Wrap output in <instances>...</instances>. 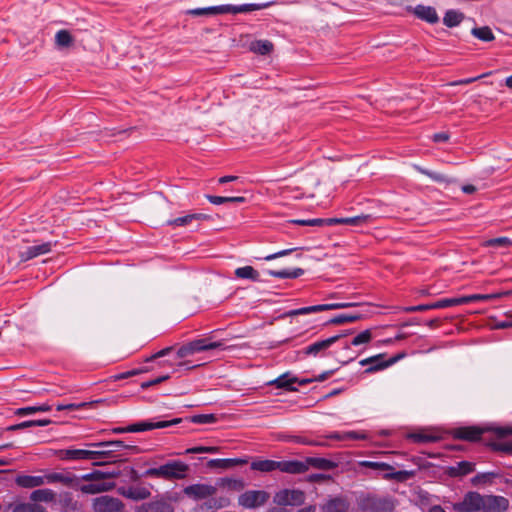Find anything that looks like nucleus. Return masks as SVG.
Segmentation results:
<instances>
[{
  "label": "nucleus",
  "instance_id": "nucleus-1",
  "mask_svg": "<svg viewBox=\"0 0 512 512\" xmlns=\"http://www.w3.org/2000/svg\"><path fill=\"white\" fill-rule=\"evenodd\" d=\"M188 471V464L179 460H174L157 468H149L144 471L142 476L162 478L164 480H181L187 477Z\"/></svg>",
  "mask_w": 512,
  "mask_h": 512
},
{
  "label": "nucleus",
  "instance_id": "nucleus-2",
  "mask_svg": "<svg viewBox=\"0 0 512 512\" xmlns=\"http://www.w3.org/2000/svg\"><path fill=\"white\" fill-rule=\"evenodd\" d=\"M105 474L101 471H93L79 478L78 488L85 494H97L110 491L115 487L113 482H104Z\"/></svg>",
  "mask_w": 512,
  "mask_h": 512
},
{
  "label": "nucleus",
  "instance_id": "nucleus-3",
  "mask_svg": "<svg viewBox=\"0 0 512 512\" xmlns=\"http://www.w3.org/2000/svg\"><path fill=\"white\" fill-rule=\"evenodd\" d=\"M85 446L88 448H98V450H93V453H95V460L100 458H116V453L123 449H136V446L126 445L121 440L93 442L87 443Z\"/></svg>",
  "mask_w": 512,
  "mask_h": 512
},
{
  "label": "nucleus",
  "instance_id": "nucleus-4",
  "mask_svg": "<svg viewBox=\"0 0 512 512\" xmlns=\"http://www.w3.org/2000/svg\"><path fill=\"white\" fill-rule=\"evenodd\" d=\"M484 495L470 491L464 495L461 501L453 504L456 512H478L483 511Z\"/></svg>",
  "mask_w": 512,
  "mask_h": 512
},
{
  "label": "nucleus",
  "instance_id": "nucleus-5",
  "mask_svg": "<svg viewBox=\"0 0 512 512\" xmlns=\"http://www.w3.org/2000/svg\"><path fill=\"white\" fill-rule=\"evenodd\" d=\"M353 306H356V304L352 303V302H337V303L313 305V306H308V307H303V308L287 311L281 316V318H288V317H293V316H297V315H306V314L316 313V312H321V311H326V310L344 309V308H349V307H353Z\"/></svg>",
  "mask_w": 512,
  "mask_h": 512
},
{
  "label": "nucleus",
  "instance_id": "nucleus-6",
  "mask_svg": "<svg viewBox=\"0 0 512 512\" xmlns=\"http://www.w3.org/2000/svg\"><path fill=\"white\" fill-rule=\"evenodd\" d=\"M304 500L305 494L299 489H281L273 497V502L278 506H299Z\"/></svg>",
  "mask_w": 512,
  "mask_h": 512
},
{
  "label": "nucleus",
  "instance_id": "nucleus-7",
  "mask_svg": "<svg viewBox=\"0 0 512 512\" xmlns=\"http://www.w3.org/2000/svg\"><path fill=\"white\" fill-rule=\"evenodd\" d=\"M270 498L269 493L263 490H248L238 498L240 506L248 509H255L263 506Z\"/></svg>",
  "mask_w": 512,
  "mask_h": 512
},
{
  "label": "nucleus",
  "instance_id": "nucleus-8",
  "mask_svg": "<svg viewBox=\"0 0 512 512\" xmlns=\"http://www.w3.org/2000/svg\"><path fill=\"white\" fill-rule=\"evenodd\" d=\"M123 502L112 496L103 495L92 500V508L94 512H123Z\"/></svg>",
  "mask_w": 512,
  "mask_h": 512
},
{
  "label": "nucleus",
  "instance_id": "nucleus-9",
  "mask_svg": "<svg viewBox=\"0 0 512 512\" xmlns=\"http://www.w3.org/2000/svg\"><path fill=\"white\" fill-rule=\"evenodd\" d=\"M216 492L217 488L215 486L206 483L191 484L183 489L185 496L195 501L208 499L215 496Z\"/></svg>",
  "mask_w": 512,
  "mask_h": 512
},
{
  "label": "nucleus",
  "instance_id": "nucleus-10",
  "mask_svg": "<svg viewBox=\"0 0 512 512\" xmlns=\"http://www.w3.org/2000/svg\"><path fill=\"white\" fill-rule=\"evenodd\" d=\"M402 356L397 355L394 357H391L388 360H385V354H377L375 356L362 359L359 364L361 366H368L365 370V373H373L379 370H383L394 363H396Z\"/></svg>",
  "mask_w": 512,
  "mask_h": 512
},
{
  "label": "nucleus",
  "instance_id": "nucleus-11",
  "mask_svg": "<svg viewBox=\"0 0 512 512\" xmlns=\"http://www.w3.org/2000/svg\"><path fill=\"white\" fill-rule=\"evenodd\" d=\"M136 512H174V507L166 496H157L154 500L137 507Z\"/></svg>",
  "mask_w": 512,
  "mask_h": 512
},
{
  "label": "nucleus",
  "instance_id": "nucleus-12",
  "mask_svg": "<svg viewBox=\"0 0 512 512\" xmlns=\"http://www.w3.org/2000/svg\"><path fill=\"white\" fill-rule=\"evenodd\" d=\"M181 421V418H174L172 420L167 421H141L129 425L127 430H129L130 433H135L148 431L152 429H162L179 424Z\"/></svg>",
  "mask_w": 512,
  "mask_h": 512
},
{
  "label": "nucleus",
  "instance_id": "nucleus-13",
  "mask_svg": "<svg viewBox=\"0 0 512 512\" xmlns=\"http://www.w3.org/2000/svg\"><path fill=\"white\" fill-rule=\"evenodd\" d=\"M343 336V334H337L327 339L312 343L303 349V354L314 357L319 355L323 356L324 352L328 348H330L334 343H336L339 339H341Z\"/></svg>",
  "mask_w": 512,
  "mask_h": 512
},
{
  "label": "nucleus",
  "instance_id": "nucleus-14",
  "mask_svg": "<svg viewBox=\"0 0 512 512\" xmlns=\"http://www.w3.org/2000/svg\"><path fill=\"white\" fill-rule=\"evenodd\" d=\"M44 476V483L45 484H52V483H61L65 486L71 487V488H78L79 485V477L76 475L66 472V473H58V472H51L47 473Z\"/></svg>",
  "mask_w": 512,
  "mask_h": 512
},
{
  "label": "nucleus",
  "instance_id": "nucleus-15",
  "mask_svg": "<svg viewBox=\"0 0 512 512\" xmlns=\"http://www.w3.org/2000/svg\"><path fill=\"white\" fill-rule=\"evenodd\" d=\"M509 500L500 495H484L483 512H506Z\"/></svg>",
  "mask_w": 512,
  "mask_h": 512
},
{
  "label": "nucleus",
  "instance_id": "nucleus-16",
  "mask_svg": "<svg viewBox=\"0 0 512 512\" xmlns=\"http://www.w3.org/2000/svg\"><path fill=\"white\" fill-rule=\"evenodd\" d=\"M61 460H95V453L92 449H62L58 452Z\"/></svg>",
  "mask_w": 512,
  "mask_h": 512
},
{
  "label": "nucleus",
  "instance_id": "nucleus-17",
  "mask_svg": "<svg viewBox=\"0 0 512 512\" xmlns=\"http://www.w3.org/2000/svg\"><path fill=\"white\" fill-rule=\"evenodd\" d=\"M273 2L266 3H249L242 5H224V14H238V13H249L257 10H262L270 7Z\"/></svg>",
  "mask_w": 512,
  "mask_h": 512
},
{
  "label": "nucleus",
  "instance_id": "nucleus-18",
  "mask_svg": "<svg viewBox=\"0 0 512 512\" xmlns=\"http://www.w3.org/2000/svg\"><path fill=\"white\" fill-rule=\"evenodd\" d=\"M51 249H52L51 242H44L41 244L29 246L25 250H23L19 253V258L21 261L25 262V261L31 260L35 257H38L40 255L47 254L51 251Z\"/></svg>",
  "mask_w": 512,
  "mask_h": 512
},
{
  "label": "nucleus",
  "instance_id": "nucleus-19",
  "mask_svg": "<svg viewBox=\"0 0 512 512\" xmlns=\"http://www.w3.org/2000/svg\"><path fill=\"white\" fill-rule=\"evenodd\" d=\"M307 471L309 468H314L322 471H330L339 466V463L332 459L323 457H306L305 458Z\"/></svg>",
  "mask_w": 512,
  "mask_h": 512
},
{
  "label": "nucleus",
  "instance_id": "nucleus-20",
  "mask_svg": "<svg viewBox=\"0 0 512 512\" xmlns=\"http://www.w3.org/2000/svg\"><path fill=\"white\" fill-rule=\"evenodd\" d=\"M366 506L371 512H392L393 502L387 498L370 497L366 501Z\"/></svg>",
  "mask_w": 512,
  "mask_h": 512
},
{
  "label": "nucleus",
  "instance_id": "nucleus-21",
  "mask_svg": "<svg viewBox=\"0 0 512 512\" xmlns=\"http://www.w3.org/2000/svg\"><path fill=\"white\" fill-rule=\"evenodd\" d=\"M279 470L289 474H302L307 472V465L305 459L299 460H288L279 461Z\"/></svg>",
  "mask_w": 512,
  "mask_h": 512
},
{
  "label": "nucleus",
  "instance_id": "nucleus-22",
  "mask_svg": "<svg viewBox=\"0 0 512 512\" xmlns=\"http://www.w3.org/2000/svg\"><path fill=\"white\" fill-rule=\"evenodd\" d=\"M484 429L478 428V427H460L455 429L454 431V437L461 440L466 441H476L480 439L481 435L483 434Z\"/></svg>",
  "mask_w": 512,
  "mask_h": 512
},
{
  "label": "nucleus",
  "instance_id": "nucleus-23",
  "mask_svg": "<svg viewBox=\"0 0 512 512\" xmlns=\"http://www.w3.org/2000/svg\"><path fill=\"white\" fill-rule=\"evenodd\" d=\"M120 493L124 497L134 501L147 499L151 495L149 489L141 486H130L127 488H121Z\"/></svg>",
  "mask_w": 512,
  "mask_h": 512
},
{
  "label": "nucleus",
  "instance_id": "nucleus-24",
  "mask_svg": "<svg viewBox=\"0 0 512 512\" xmlns=\"http://www.w3.org/2000/svg\"><path fill=\"white\" fill-rule=\"evenodd\" d=\"M231 503V500L228 496H217V497H209L207 501H205L201 505L202 511H216L225 507H228Z\"/></svg>",
  "mask_w": 512,
  "mask_h": 512
},
{
  "label": "nucleus",
  "instance_id": "nucleus-25",
  "mask_svg": "<svg viewBox=\"0 0 512 512\" xmlns=\"http://www.w3.org/2000/svg\"><path fill=\"white\" fill-rule=\"evenodd\" d=\"M413 13L419 19L424 20L431 24H435L439 21V17H438V14H437L435 8H433L431 6L417 5L413 9Z\"/></svg>",
  "mask_w": 512,
  "mask_h": 512
},
{
  "label": "nucleus",
  "instance_id": "nucleus-26",
  "mask_svg": "<svg viewBox=\"0 0 512 512\" xmlns=\"http://www.w3.org/2000/svg\"><path fill=\"white\" fill-rule=\"evenodd\" d=\"M15 483L27 489H32L44 485V476H32V475H18L15 479Z\"/></svg>",
  "mask_w": 512,
  "mask_h": 512
},
{
  "label": "nucleus",
  "instance_id": "nucleus-27",
  "mask_svg": "<svg viewBox=\"0 0 512 512\" xmlns=\"http://www.w3.org/2000/svg\"><path fill=\"white\" fill-rule=\"evenodd\" d=\"M349 508V503L346 499L342 497H335L327 501L325 505H323V512H347Z\"/></svg>",
  "mask_w": 512,
  "mask_h": 512
},
{
  "label": "nucleus",
  "instance_id": "nucleus-28",
  "mask_svg": "<svg viewBox=\"0 0 512 512\" xmlns=\"http://www.w3.org/2000/svg\"><path fill=\"white\" fill-rule=\"evenodd\" d=\"M30 500L37 504L39 502H54L56 500V493L48 488L37 489L30 494Z\"/></svg>",
  "mask_w": 512,
  "mask_h": 512
},
{
  "label": "nucleus",
  "instance_id": "nucleus-29",
  "mask_svg": "<svg viewBox=\"0 0 512 512\" xmlns=\"http://www.w3.org/2000/svg\"><path fill=\"white\" fill-rule=\"evenodd\" d=\"M247 460L234 458V459H211L208 461L207 466L209 468H220V469H228L237 465L246 464Z\"/></svg>",
  "mask_w": 512,
  "mask_h": 512
},
{
  "label": "nucleus",
  "instance_id": "nucleus-30",
  "mask_svg": "<svg viewBox=\"0 0 512 512\" xmlns=\"http://www.w3.org/2000/svg\"><path fill=\"white\" fill-rule=\"evenodd\" d=\"M190 345L193 350V353L195 354L198 352L213 350V349L223 347L224 344L221 341L210 342L207 339H198V340L190 342Z\"/></svg>",
  "mask_w": 512,
  "mask_h": 512
},
{
  "label": "nucleus",
  "instance_id": "nucleus-31",
  "mask_svg": "<svg viewBox=\"0 0 512 512\" xmlns=\"http://www.w3.org/2000/svg\"><path fill=\"white\" fill-rule=\"evenodd\" d=\"M186 14L195 17L224 14V5L189 9L186 11Z\"/></svg>",
  "mask_w": 512,
  "mask_h": 512
},
{
  "label": "nucleus",
  "instance_id": "nucleus-32",
  "mask_svg": "<svg viewBox=\"0 0 512 512\" xmlns=\"http://www.w3.org/2000/svg\"><path fill=\"white\" fill-rule=\"evenodd\" d=\"M235 276L239 279H249L253 282L260 281L259 272L254 269L252 266H243L239 267L235 270Z\"/></svg>",
  "mask_w": 512,
  "mask_h": 512
},
{
  "label": "nucleus",
  "instance_id": "nucleus-33",
  "mask_svg": "<svg viewBox=\"0 0 512 512\" xmlns=\"http://www.w3.org/2000/svg\"><path fill=\"white\" fill-rule=\"evenodd\" d=\"M251 469L261 472H271L279 470V461L274 460H258L251 463Z\"/></svg>",
  "mask_w": 512,
  "mask_h": 512
},
{
  "label": "nucleus",
  "instance_id": "nucleus-34",
  "mask_svg": "<svg viewBox=\"0 0 512 512\" xmlns=\"http://www.w3.org/2000/svg\"><path fill=\"white\" fill-rule=\"evenodd\" d=\"M268 274L270 276H273L276 278H281V279H285V278L295 279V278L302 276L304 274V270L302 268H295L292 270L283 269V270H279V271L269 270Z\"/></svg>",
  "mask_w": 512,
  "mask_h": 512
},
{
  "label": "nucleus",
  "instance_id": "nucleus-35",
  "mask_svg": "<svg viewBox=\"0 0 512 512\" xmlns=\"http://www.w3.org/2000/svg\"><path fill=\"white\" fill-rule=\"evenodd\" d=\"M374 217L371 214H361L354 217H345L343 225L365 226L371 224Z\"/></svg>",
  "mask_w": 512,
  "mask_h": 512
},
{
  "label": "nucleus",
  "instance_id": "nucleus-36",
  "mask_svg": "<svg viewBox=\"0 0 512 512\" xmlns=\"http://www.w3.org/2000/svg\"><path fill=\"white\" fill-rule=\"evenodd\" d=\"M464 19V14L456 10H448L444 17L443 23L447 27L458 26Z\"/></svg>",
  "mask_w": 512,
  "mask_h": 512
},
{
  "label": "nucleus",
  "instance_id": "nucleus-37",
  "mask_svg": "<svg viewBox=\"0 0 512 512\" xmlns=\"http://www.w3.org/2000/svg\"><path fill=\"white\" fill-rule=\"evenodd\" d=\"M474 471V464L468 461H461L456 466L450 467L451 476H464Z\"/></svg>",
  "mask_w": 512,
  "mask_h": 512
},
{
  "label": "nucleus",
  "instance_id": "nucleus-38",
  "mask_svg": "<svg viewBox=\"0 0 512 512\" xmlns=\"http://www.w3.org/2000/svg\"><path fill=\"white\" fill-rule=\"evenodd\" d=\"M208 217L201 213L189 214L182 217H177L169 222V224L174 226H187L191 224L194 220H203Z\"/></svg>",
  "mask_w": 512,
  "mask_h": 512
},
{
  "label": "nucleus",
  "instance_id": "nucleus-39",
  "mask_svg": "<svg viewBox=\"0 0 512 512\" xmlns=\"http://www.w3.org/2000/svg\"><path fill=\"white\" fill-rule=\"evenodd\" d=\"M51 423V420L43 419V420H28L21 422L19 424L11 425L6 428L7 431H16L23 430L33 426H47Z\"/></svg>",
  "mask_w": 512,
  "mask_h": 512
},
{
  "label": "nucleus",
  "instance_id": "nucleus-40",
  "mask_svg": "<svg viewBox=\"0 0 512 512\" xmlns=\"http://www.w3.org/2000/svg\"><path fill=\"white\" fill-rule=\"evenodd\" d=\"M297 382L296 377H289L288 374H283L279 376L277 379L269 382L271 385H275L277 388H284L288 390H296L292 387L294 383Z\"/></svg>",
  "mask_w": 512,
  "mask_h": 512
},
{
  "label": "nucleus",
  "instance_id": "nucleus-41",
  "mask_svg": "<svg viewBox=\"0 0 512 512\" xmlns=\"http://www.w3.org/2000/svg\"><path fill=\"white\" fill-rule=\"evenodd\" d=\"M12 512H47V510L37 503H18L13 506Z\"/></svg>",
  "mask_w": 512,
  "mask_h": 512
},
{
  "label": "nucleus",
  "instance_id": "nucleus-42",
  "mask_svg": "<svg viewBox=\"0 0 512 512\" xmlns=\"http://www.w3.org/2000/svg\"><path fill=\"white\" fill-rule=\"evenodd\" d=\"M409 438L417 443H434L440 439L439 436L428 432L412 433Z\"/></svg>",
  "mask_w": 512,
  "mask_h": 512
},
{
  "label": "nucleus",
  "instance_id": "nucleus-43",
  "mask_svg": "<svg viewBox=\"0 0 512 512\" xmlns=\"http://www.w3.org/2000/svg\"><path fill=\"white\" fill-rule=\"evenodd\" d=\"M472 34L473 36L484 42L493 41L495 38L492 30L488 26L473 28Z\"/></svg>",
  "mask_w": 512,
  "mask_h": 512
},
{
  "label": "nucleus",
  "instance_id": "nucleus-44",
  "mask_svg": "<svg viewBox=\"0 0 512 512\" xmlns=\"http://www.w3.org/2000/svg\"><path fill=\"white\" fill-rule=\"evenodd\" d=\"M219 485L238 492L244 488L245 483L242 479L222 478L219 480Z\"/></svg>",
  "mask_w": 512,
  "mask_h": 512
},
{
  "label": "nucleus",
  "instance_id": "nucleus-45",
  "mask_svg": "<svg viewBox=\"0 0 512 512\" xmlns=\"http://www.w3.org/2000/svg\"><path fill=\"white\" fill-rule=\"evenodd\" d=\"M251 50L261 55H266L273 50V44L268 40L255 41L251 44Z\"/></svg>",
  "mask_w": 512,
  "mask_h": 512
},
{
  "label": "nucleus",
  "instance_id": "nucleus-46",
  "mask_svg": "<svg viewBox=\"0 0 512 512\" xmlns=\"http://www.w3.org/2000/svg\"><path fill=\"white\" fill-rule=\"evenodd\" d=\"M55 43L58 47H69L73 43V38L69 31L60 30L55 35Z\"/></svg>",
  "mask_w": 512,
  "mask_h": 512
},
{
  "label": "nucleus",
  "instance_id": "nucleus-47",
  "mask_svg": "<svg viewBox=\"0 0 512 512\" xmlns=\"http://www.w3.org/2000/svg\"><path fill=\"white\" fill-rule=\"evenodd\" d=\"M361 318L360 314H340L328 321V324H345V323H352L356 322Z\"/></svg>",
  "mask_w": 512,
  "mask_h": 512
},
{
  "label": "nucleus",
  "instance_id": "nucleus-48",
  "mask_svg": "<svg viewBox=\"0 0 512 512\" xmlns=\"http://www.w3.org/2000/svg\"><path fill=\"white\" fill-rule=\"evenodd\" d=\"M413 167H414L415 170H417L418 172L428 176L429 178H431L435 182L445 183V182L449 181L448 177L443 175V174L427 170V169H425V168H423V167H421L419 165H413Z\"/></svg>",
  "mask_w": 512,
  "mask_h": 512
},
{
  "label": "nucleus",
  "instance_id": "nucleus-49",
  "mask_svg": "<svg viewBox=\"0 0 512 512\" xmlns=\"http://www.w3.org/2000/svg\"><path fill=\"white\" fill-rule=\"evenodd\" d=\"M498 294H472L468 296H463V304H468L472 302H478V301H489L492 299L498 298Z\"/></svg>",
  "mask_w": 512,
  "mask_h": 512
},
{
  "label": "nucleus",
  "instance_id": "nucleus-50",
  "mask_svg": "<svg viewBox=\"0 0 512 512\" xmlns=\"http://www.w3.org/2000/svg\"><path fill=\"white\" fill-rule=\"evenodd\" d=\"M463 305L462 297L458 298H446L434 302L435 309H443L452 306Z\"/></svg>",
  "mask_w": 512,
  "mask_h": 512
},
{
  "label": "nucleus",
  "instance_id": "nucleus-51",
  "mask_svg": "<svg viewBox=\"0 0 512 512\" xmlns=\"http://www.w3.org/2000/svg\"><path fill=\"white\" fill-rule=\"evenodd\" d=\"M359 465L361 467L370 468L373 470H380V471H387V470L392 469L391 465L384 463V462H374V461L365 460V461H360Z\"/></svg>",
  "mask_w": 512,
  "mask_h": 512
},
{
  "label": "nucleus",
  "instance_id": "nucleus-52",
  "mask_svg": "<svg viewBox=\"0 0 512 512\" xmlns=\"http://www.w3.org/2000/svg\"><path fill=\"white\" fill-rule=\"evenodd\" d=\"M371 339H372V333L369 329H367V330L360 332L357 336H355L351 341V345L359 346L362 344H366V343L370 342Z\"/></svg>",
  "mask_w": 512,
  "mask_h": 512
},
{
  "label": "nucleus",
  "instance_id": "nucleus-53",
  "mask_svg": "<svg viewBox=\"0 0 512 512\" xmlns=\"http://www.w3.org/2000/svg\"><path fill=\"white\" fill-rule=\"evenodd\" d=\"M191 421L196 424H210L216 421L214 414H198L191 417Z\"/></svg>",
  "mask_w": 512,
  "mask_h": 512
},
{
  "label": "nucleus",
  "instance_id": "nucleus-54",
  "mask_svg": "<svg viewBox=\"0 0 512 512\" xmlns=\"http://www.w3.org/2000/svg\"><path fill=\"white\" fill-rule=\"evenodd\" d=\"M485 245L489 247H508L512 245V241L507 237H499L489 239L488 241H486Z\"/></svg>",
  "mask_w": 512,
  "mask_h": 512
},
{
  "label": "nucleus",
  "instance_id": "nucleus-55",
  "mask_svg": "<svg viewBox=\"0 0 512 512\" xmlns=\"http://www.w3.org/2000/svg\"><path fill=\"white\" fill-rule=\"evenodd\" d=\"M293 224L301 225V226H323L324 221L321 218L315 219H295L290 221Z\"/></svg>",
  "mask_w": 512,
  "mask_h": 512
},
{
  "label": "nucleus",
  "instance_id": "nucleus-56",
  "mask_svg": "<svg viewBox=\"0 0 512 512\" xmlns=\"http://www.w3.org/2000/svg\"><path fill=\"white\" fill-rule=\"evenodd\" d=\"M492 447L495 451L512 454V441L511 442H494Z\"/></svg>",
  "mask_w": 512,
  "mask_h": 512
},
{
  "label": "nucleus",
  "instance_id": "nucleus-57",
  "mask_svg": "<svg viewBox=\"0 0 512 512\" xmlns=\"http://www.w3.org/2000/svg\"><path fill=\"white\" fill-rule=\"evenodd\" d=\"M63 505L66 510L75 511L78 508V503L73 500L71 494L65 493L62 499Z\"/></svg>",
  "mask_w": 512,
  "mask_h": 512
},
{
  "label": "nucleus",
  "instance_id": "nucleus-58",
  "mask_svg": "<svg viewBox=\"0 0 512 512\" xmlns=\"http://www.w3.org/2000/svg\"><path fill=\"white\" fill-rule=\"evenodd\" d=\"M431 309H435L434 302L430 303V304H420V305H416V306H408V307H405L403 310L407 313H412V312H422V311L431 310Z\"/></svg>",
  "mask_w": 512,
  "mask_h": 512
},
{
  "label": "nucleus",
  "instance_id": "nucleus-59",
  "mask_svg": "<svg viewBox=\"0 0 512 512\" xmlns=\"http://www.w3.org/2000/svg\"><path fill=\"white\" fill-rule=\"evenodd\" d=\"M345 440H365L367 439V434L360 431H347L344 432Z\"/></svg>",
  "mask_w": 512,
  "mask_h": 512
},
{
  "label": "nucleus",
  "instance_id": "nucleus-60",
  "mask_svg": "<svg viewBox=\"0 0 512 512\" xmlns=\"http://www.w3.org/2000/svg\"><path fill=\"white\" fill-rule=\"evenodd\" d=\"M494 473H480L474 476L471 480L473 485H478L480 483H486L488 480H490L492 477H494Z\"/></svg>",
  "mask_w": 512,
  "mask_h": 512
},
{
  "label": "nucleus",
  "instance_id": "nucleus-61",
  "mask_svg": "<svg viewBox=\"0 0 512 512\" xmlns=\"http://www.w3.org/2000/svg\"><path fill=\"white\" fill-rule=\"evenodd\" d=\"M193 350L191 348L190 343L181 346L176 352V359L185 358L187 356L193 355Z\"/></svg>",
  "mask_w": 512,
  "mask_h": 512
},
{
  "label": "nucleus",
  "instance_id": "nucleus-62",
  "mask_svg": "<svg viewBox=\"0 0 512 512\" xmlns=\"http://www.w3.org/2000/svg\"><path fill=\"white\" fill-rule=\"evenodd\" d=\"M147 370L144 369V368H141V369H132L130 371H127V372H123V373H120L118 375L115 376V379L116 380H121V379H126V378H129V377H132V376H136V375H139L141 373H144L146 372Z\"/></svg>",
  "mask_w": 512,
  "mask_h": 512
},
{
  "label": "nucleus",
  "instance_id": "nucleus-63",
  "mask_svg": "<svg viewBox=\"0 0 512 512\" xmlns=\"http://www.w3.org/2000/svg\"><path fill=\"white\" fill-rule=\"evenodd\" d=\"M290 440L294 441L296 443H300L303 445H309V446H323L324 445L321 442L312 441V440H309L307 438L300 437V436H293L290 438Z\"/></svg>",
  "mask_w": 512,
  "mask_h": 512
},
{
  "label": "nucleus",
  "instance_id": "nucleus-64",
  "mask_svg": "<svg viewBox=\"0 0 512 512\" xmlns=\"http://www.w3.org/2000/svg\"><path fill=\"white\" fill-rule=\"evenodd\" d=\"M498 438H504L512 435V428L510 427H494L490 429Z\"/></svg>",
  "mask_w": 512,
  "mask_h": 512
}]
</instances>
